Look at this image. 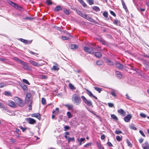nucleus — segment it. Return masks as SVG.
I'll use <instances>...</instances> for the list:
<instances>
[{
  "label": "nucleus",
  "instance_id": "nucleus-30",
  "mask_svg": "<svg viewBox=\"0 0 149 149\" xmlns=\"http://www.w3.org/2000/svg\"><path fill=\"white\" fill-rule=\"evenodd\" d=\"M95 89L98 91L99 93H100L102 91V88H99L97 87H94Z\"/></svg>",
  "mask_w": 149,
  "mask_h": 149
},
{
  "label": "nucleus",
  "instance_id": "nucleus-54",
  "mask_svg": "<svg viewBox=\"0 0 149 149\" xmlns=\"http://www.w3.org/2000/svg\"><path fill=\"white\" fill-rule=\"evenodd\" d=\"M90 112L93 113L94 116H96L97 118H98L99 117V116L97 115L93 111H90Z\"/></svg>",
  "mask_w": 149,
  "mask_h": 149
},
{
  "label": "nucleus",
  "instance_id": "nucleus-27",
  "mask_svg": "<svg viewBox=\"0 0 149 149\" xmlns=\"http://www.w3.org/2000/svg\"><path fill=\"white\" fill-rule=\"evenodd\" d=\"M111 118L113 120L116 121H117L118 120L117 117L114 114H111Z\"/></svg>",
  "mask_w": 149,
  "mask_h": 149
},
{
  "label": "nucleus",
  "instance_id": "nucleus-19",
  "mask_svg": "<svg viewBox=\"0 0 149 149\" xmlns=\"http://www.w3.org/2000/svg\"><path fill=\"white\" fill-rule=\"evenodd\" d=\"M85 139V138H81L80 139L79 138L77 139V140L79 143V145H81L82 144V142H84Z\"/></svg>",
  "mask_w": 149,
  "mask_h": 149
},
{
  "label": "nucleus",
  "instance_id": "nucleus-41",
  "mask_svg": "<svg viewBox=\"0 0 149 149\" xmlns=\"http://www.w3.org/2000/svg\"><path fill=\"white\" fill-rule=\"evenodd\" d=\"M69 87L70 89L72 90H73L74 89V86L71 83L69 84Z\"/></svg>",
  "mask_w": 149,
  "mask_h": 149
},
{
  "label": "nucleus",
  "instance_id": "nucleus-55",
  "mask_svg": "<svg viewBox=\"0 0 149 149\" xmlns=\"http://www.w3.org/2000/svg\"><path fill=\"white\" fill-rule=\"evenodd\" d=\"M110 12L111 14L113 15V16L114 17L116 16V14L112 10H110Z\"/></svg>",
  "mask_w": 149,
  "mask_h": 149
},
{
  "label": "nucleus",
  "instance_id": "nucleus-15",
  "mask_svg": "<svg viewBox=\"0 0 149 149\" xmlns=\"http://www.w3.org/2000/svg\"><path fill=\"white\" fill-rule=\"evenodd\" d=\"M118 112L123 116H124L126 114L125 112L122 109L118 110Z\"/></svg>",
  "mask_w": 149,
  "mask_h": 149
},
{
  "label": "nucleus",
  "instance_id": "nucleus-29",
  "mask_svg": "<svg viewBox=\"0 0 149 149\" xmlns=\"http://www.w3.org/2000/svg\"><path fill=\"white\" fill-rule=\"evenodd\" d=\"M74 137L72 138L68 137V143H69L71 141L74 142Z\"/></svg>",
  "mask_w": 149,
  "mask_h": 149
},
{
  "label": "nucleus",
  "instance_id": "nucleus-13",
  "mask_svg": "<svg viewBox=\"0 0 149 149\" xmlns=\"http://www.w3.org/2000/svg\"><path fill=\"white\" fill-rule=\"evenodd\" d=\"M86 90L87 92V93L89 96L91 97H93L95 99H97V97L94 96V95H93V94L88 89H86Z\"/></svg>",
  "mask_w": 149,
  "mask_h": 149
},
{
  "label": "nucleus",
  "instance_id": "nucleus-50",
  "mask_svg": "<svg viewBox=\"0 0 149 149\" xmlns=\"http://www.w3.org/2000/svg\"><path fill=\"white\" fill-rule=\"evenodd\" d=\"M123 8L124 9L127 13H129L128 10L126 5L123 6Z\"/></svg>",
  "mask_w": 149,
  "mask_h": 149
},
{
  "label": "nucleus",
  "instance_id": "nucleus-39",
  "mask_svg": "<svg viewBox=\"0 0 149 149\" xmlns=\"http://www.w3.org/2000/svg\"><path fill=\"white\" fill-rule=\"evenodd\" d=\"M99 41L102 44V45H106V43L105 41L102 39H100L99 40Z\"/></svg>",
  "mask_w": 149,
  "mask_h": 149
},
{
  "label": "nucleus",
  "instance_id": "nucleus-3",
  "mask_svg": "<svg viewBox=\"0 0 149 149\" xmlns=\"http://www.w3.org/2000/svg\"><path fill=\"white\" fill-rule=\"evenodd\" d=\"M77 13L81 17L88 20L89 21L93 22V19L88 15L84 13L80 10L77 11Z\"/></svg>",
  "mask_w": 149,
  "mask_h": 149
},
{
  "label": "nucleus",
  "instance_id": "nucleus-25",
  "mask_svg": "<svg viewBox=\"0 0 149 149\" xmlns=\"http://www.w3.org/2000/svg\"><path fill=\"white\" fill-rule=\"evenodd\" d=\"M78 47V46L76 45H71L70 48L72 49H76Z\"/></svg>",
  "mask_w": 149,
  "mask_h": 149
},
{
  "label": "nucleus",
  "instance_id": "nucleus-9",
  "mask_svg": "<svg viewBox=\"0 0 149 149\" xmlns=\"http://www.w3.org/2000/svg\"><path fill=\"white\" fill-rule=\"evenodd\" d=\"M19 40L26 44H29L32 42L31 40H27L22 38H19Z\"/></svg>",
  "mask_w": 149,
  "mask_h": 149
},
{
  "label": "nucleus",
  "instance_id": "nucleus-20",
  "mask_svg": "<svg viewBox=\"0 0 149 149\" xmlns=\"http://www.w3.org/2000/svg\"><path fill=\"white\" fill-rule=\"evenodd\" d=\"M117 76V77L118 78H121L122 77V75L121 74L120 72L118 71H116L115 72Z\"/></svg>",
  "mask_w": 149,
  "mask_h": 149
},
{
  "label": "nucleus",
  "instance_id": "nucleus-8",
  "mask_svg": "<svg viewBox=\"0 0 149 149\" xmlns=\"http://www.w3.org/2000/svg\"><path fill=\"white\" fill-rule=\"evenodd\" d=\"M26 120L28 123L31 124H34L36 122L35 120L31 118H27Z\"/></svg>",
  "mask_w": 149,
  "mask_h": 149
},
{
  "label": "nucleus",
  "instance_id": "nucleus-57",
  "mask_svg": "<svg viewBox=\"0 0 149 149\" xmlns=\"http://www.w3.org/2000/svg\"><path fill=\"white\" fill-rule=\"evenodd\" d=\"M69 10H64V13H65L67 15H69Z\"/></svg>",
  "mask_w": 149,
  "mask_h": 149
},
{
  "label": "nucleus",
  "instance_id": "nucleus-42",
  "mask_svg": "<svg viewBox=\"0 0 149 149\" xmlns=\"http://www.w3.org/2000/svg\"><path fill=\"white\" fill-rule=\"evenodd\" d=\"M31 94L30 93H27L26 95V98H31Z\"/></svg>",
  "mask_w": 149,
  "mask_h": 149
},
{
  "label": "nucleus",
  "instance_id": "nucleus-10",
  "mask_svg": "<svg viewBox=\"0 0 149 149\" xmlns=\"http://www.w3.org/2000/svg\"><path fill=\"white\" fill-rule=\"evenodd\" d=\"M29 62L31 63L32 64L33 66L38 67L40 66L41 65L38 63L37 62L34 61L32 60H30L29 61Z\"/></svg>",
  "mask_w": 149,
  "mask_h": 149
},
{
  "label": "nucleus",
  "instance_id": "nucleus-52",
  "mask_svg": "<svg viewBox=\"0 0 149 149\" xmlns=\"http://www.w3.org/2000/svg\"><path fill=\"white\" fill-rule=\"evenodd\" d=\"M32 102H31L30 103V104L28 106L29 109V110H31L32 109Z\"/></svg>",
  "mask_w": 149,
  "mask_h": 149
},
{
  "label": "nucleus",
  "instance_id": "nucleus-45",
  "mask_svg": "<svg viewBox=\"0 0 149 149\" xmlns=\"http://www.w3.org/2000/svg\"><path fill=\"white\" fill-rule=\"evenodd\" d=\"M29 53L31 54H33V55H34L35 56H37V55H38V54L37 53H34L33 52H32L31 51H30V50H29Z\"/></svg>",
  "mask_w": 149,
  "mask_h": 149
},
{
  "label": "nucleus",
  "instance_id": "nucleus-34",
  "mask_svg": "<svg viewBox=\"0 0 149 149\" xmlns=\"http://www.w3.org/2000/svg\"><path fill=\"white\" fill-rule=\"evenodd\" d=\"M103 15L106 18H108V12L107 11H105L103 13Z\"/></svg>",
  "mask_w": 149,
  "mask_h": 149
},
{
  "label": "nucleus",
  "instance_id": "nucleus-46",
  "mask_svg": "<svg viewBox=\"0 0 149 149\" xmlns=\"http://www.w3.org/2000/svg\"><path fill=\"white\" fill-rule=\"evenodd\" d=\"M46 3L48 5H49L52 4L51 1L49 0H47L46 1Z\"/></svg>",
  "mask_w": 149,
  "mask_h": 149
},
{
  "label": "nucleus",
  "instance_id": "nucleus-43",
  "mask_svg": "<svg viewBox=\"0 0 149 149\" xmlns=\"http://www.w3.org/2000/svg\"><path fill=\"white\" fill-rule=\"evenodd\" d=\"M22 81L25 84L28 85H30V84L28 81L25 79H23L22 80Z\"/></svg>",
  "mask_w": 149,
  "mask_h": 149
},
{
  "label": "nucleus",
  "instance_id": "nucleus-48",
  "mask_svg": "<svg viewBox=\"0 0 149 149\" xmlns=\"http://www.w3.org/2000/svg\"><path fill=\"white\" fill-rule=\"evenodd\" d=\"M111 94L114 97H116L117 96L115 92L113 91L111 92Z\"/></svg>",
  "mask_w": 149,
  "mask_h": 149
},
{
  "label": "nucleus",
  "instance_id": "nucleus-33",
  "mask_svg": "<svg viewBox=\"0 0 149 149\" xmlns=\"http://www.w3.org/2000/svg\"><path fill=\"white\" fill-rule=\"evenodd\" d=\"M41 103L43 105H45L46 104V100L44 98L42 97V98Z\"/></svg>",
  "mask_w": 149,
  "mask_h": 149
},
{
  "label": "nucleus",
  "instance_id": "nucleus-63",
  "mask_svg": "<svg viewBox=\"0 0 149 149\" xmlns=\"http://www.w3.org/2000/svg\"><path fill=\"white\" fill-rule=\"evenodd\" d=\"M62 39L63 40H68L69 39V38L66 36H63L61 37Z\"/></svg>",
  "mask_w": 149,
  "mask_h": 149
},
{
  "label": "nucleus",
  "instance_id": "nucleus-4",
  "mask_svg": "<svg viewBox=\"0 0 149 149\" xmlns=\"http://www.w3.org/2000/svg\"><path fill=\"white\" fill-rule=\"evenodd\" d=\"M8 3L11 6L17 10H20L21 11H23L24 10V9L22 7L19 6L12 1H9Z\"/></svg>",
  "mask_w": 149,
  "mask_h": 149
},
{
  "label": "nucleus",
  "instance_id": "nucleus-7",
  "mask_svg": "<svg viewBox=\"0 0 149 149\" xmlns=\"http://www.w3.org/2000/svg\"><path fill=\"white\" fill-rule=\"evenodd\" d=\"M116 67L119 70H122L124 68L127 72H128L130 70L129 68L124 67L119 62H116Z\"/></svg>",
  "mask_w": 149,
  "mask_h": 149
},
{
  "label": "nucleus",
  "instance_id": "nucleus-21",
  "mask_svg": "<svg viewBox=\"0 0 149 149\" xmlns=\"http://www.w3.org/2000/svg\"><path fill=\"white\" fill-rule=\"evenodd\" d=\"M92 9L96 12H99L100 11V9L99 7L97 6H93L92 7Z\"/></svg>",
  "mask_w": 149,
  "mask_h": 149
},
{
  "label": "nucleus",
  "instance_id": "nucleus-37",
  "mask_svg": "<svg viewBox=\"0 0 149 149\" xmlns=\"http://www.w3.org/2000/svg\"><path fill=\"white\" fill-rule=\"evenodd\" d=\"M103 63L102 61H98L96 62V64L98 65H102Z\"/></svg>",
  "mask_w": 149,
  "mask_h": 149
},
{
  "label": "nucleus",
  "instance_id": "nucleus-31",
  "mask_svg": "<svg viewBox=\"0 0 149 149\" xmlns=\"http://www.w3.org/2000/svg\"><path fill=\"white\" fill-rule=\"evenodd\" d=\"M62 8L60 6H56L54 9V11H58L62 9Z\"/></svg>",
  "mask_w": 149,
  "mask_h": 149
},
{
  "label": "nucleus",
  "instance_id": "nucleus-56",
  "mask_svg": "<svg viewBox=\"0 0 149 149\" xmlns=\"http://www.w3.org/2000/svg\"><path fill=\"white\" fill-rule=\"evenodd\" d=\"M5 95L7 96H10V92L8 91H6L5 92Z\"/></svg>",
  "mask_w": 149,
  "mask_h": 149
},
{
  "label": "nucleus",
  "instance_id": "nucleus-2",
  "mask_svg": "<svg viewBox=\"0 0 149 149\" xmlns=\"http://www.w3.org/2000/svg\"><path fill=\"white\" fill-rule=\"evenodd\" d=\"M90 45H92V46H90L89 47H85L84 48V51L88 53L93 54L94 53V47L95 46V45L92 43Z\"/></svg>",
  "mask_w": 149,
  "mask_h": 149
},
{
  "label": "nucleus",
  "instance_id": "nucleus-6",
  "mask_svg": "<svg viewBox=\"0 0 149 149\" xmlns=\"http://www.w3.org/2000/svg\"><path fill=\"white\" fill-rule=\"evenodd\" d=\"M83 102L87 105L89 106L92 105V103L91 100H88L83 95L81 97Z\"/></svg>",
  "mask_w": 149,
  "mask_h": 149
},
{
  "label": "nucleus",
  "instance_id": "nucleus-38",
  "mask_svg": "<svg viewBox=\"0 0 149 149\" xmlns=\"http://www.w3.org/2000/svg\"><path fill=\"white\" fill-rule=\"evenodd\" d=\"M67 115L68 118H70L72 117V115L69 111H68L67 113Z\"/></svg>",
  "mask_w": 149,
  "mask_h": 149
},
{
  "label": "nucleus",
  "instance_id": "nucleus-61",
  "mask_svg": "<svg viewBox=\"0 0 149 149\" xmlns=\"http://www.w3.org/2000/svg\"><path fill=\"white\" fill-rule=\"evenodd\" d=\"M108 105L109 107H112L114 106L113 104V103H108Z\"/></svg>",
  "mask_w": 149,
  "mask_h": 149
},
{
  "label": "nucleus",
  "instance_id": "nucleus-49",
  "mask_svg": "<svg viewBox=\"0 0 149 149\" xmlns=\"http://www.w3.org/2000/svg\"><path fill=\"white\" fill-rule=\"evenodd\" d=\"M115 133L117 134H119L122 133V132L120 130H116L115 131Z\"/></svg>",
  "mask_w": 149,
  "mask_h": 149
},
{
  "label": "nucleus",
  "instance_id": "nucleus-44",
  "mask_svg": "<svg viewBox=\"0 0 149 149\" xmlns=\"http://www.w3.org/2000/svg\"><path fill=\"white\" fill-rule=\"evenodd\" d=\"M6 84L5 83H0V88H3L4 86H6Z\"/></svg>",
  "mask_w": 149,
  "mask_h": 149
},
{
  "label": "nucleus",
  "instance_id": "nucleus-12",
  "mask_svg": "<svg viewBox=\"0 0 149 149\" xmlns=\"http://www.w3.org/2000/svg\"><path fill=\"white\" fill-rule=\"evenodd\" d=\"M142 147L143 149H149V144L147 141L142 145Z\"/></svg>",
  "mask_w": 149,
  "mask_h": 149
},
{
  "label": "nucleus",
  "instance_id": "nucleus-24",
  "mask_svg": "<svg viewBox=\"0 0 149 149\" xmlns=\"http://www.w3.org/2000/svg\"><path fill=\"white\" fill-rule=\"evenodd\" d=\"M21 86L24 91H27V88L26 85L24 84H22L21 85Z\"/></svg>",
  "mask_w": 149,
  "mask_h": 149
},
{
  "label": "nucleus",
  "instance_id": "nucleus-11",
  "mask_svg": "<svg viewBox=\"0 0 149 149\" xmlns=\"http://www.w3.org/2000/svg\"><path fill=\"white\" fill-rule=\"evenodd\" d=\"M8 105L13 108H15L16 107V105L15 103L12 100H9L8 102Z\"/></svg>",
  "mask_w": 149,
  "mask_h": 149
},
{
  "label": "nucleus",
  "instance_id": "nucleus-36",
  "mask_svg": "<svg viewBox=\"0 0 149 149\" xmlns=\"http://www.w3.org/2000/svg\"><path fill=\"white\" fill-rule=\"evenodd\" d=\"M91 143H88L84 146V147L86 148H89V146H91Z\"/></svg>",
  "mask_w": 149,
  "mask_h": 149
},
{
  "label": "nucleus",
  "instance_id": "nucleus-35",
  "mask_svg": "<svg viewBox=\"0 0 149 149\" xmlns=\"http://www.w3.org/2000/svg\"><path fill=\"white\" fill-rule=\"evenodd\" d=\"M107 62L108 63V64L109 65H113V62L112 61L109 60H107Z\"/></svg>",
  "mask_w": 149,
  "mask_h": 149
},
{
  "label": "nucleus",
  "instance_id": "nucleus-58",
  "mask_svg": "<svg viewBox=\"0 0 149 149\" xmlns=\"http://www.w3.org/2000/svg\"><path fill=\"white\" fill-rule=\"evenodd\" d=\"M139 133L141 134L144 137H146V135L145 134L143 133V132L141 130H139Z\"/></svg>",
  "mask_w": 149,
  "mask_h": 149
},
{
  "label": "nucleus",
  "instance_id": "nucleus-17",
  "mask_svg": "<svg viewBox=\"0 0 149 149\" xmlns=\"http://www.w3.org/2000/svg\"><path fill=\"white\" fill-rule=\"evenodd\" d=\"M31 102H32V99L31 98H25V103L26 104H29Z\"/></svg>",
  "mask_w": 149,
  "mask_h": 149
},
{
  "label": "nucleus",
  "instance_id": "nucleus-60",
  "mask_svg": "<svg viewBox=\"0 0 149 149\" xmlns=\"http://www.w3.org/2000/svg\"><path fill=\"white\" fill-rule=\"evenodd\" d=\"M140 116L143 118H145L146 116V115L144 113H141L140 114Z\"/></svg>",
  "mask_w": 149,
  "mask_h": 149
},
{
  "label": "nucleus",
  "instance_id": "nucleus-16",
  "mask_svg": "<svg viewBox=\"0 0 149 149\" xmlns=\"http://www.w3.org/2000/svg\"><path fill=\"white\" fill-rule=\"evenodd\" d=\"M22 67L25 70H29V68L28 65L27 63L26 62H25L22 64Z\"/></svg>",
  "mask_w": 149,
  "mask_h": 149
},
{
  "label": "nucleus",
  "instance_id": "nucleus-47",
  "mask_svg": "<svg viewBox=\"0 0 149 149\" xmlns=\"http://www.w3.org/2000/svg\"><path fill=\"white\" fill-rule=\"evenodd\" d=\"M116 139L117 141H120L121 140L122 138L119 136H117L116 137Z\"/></svg>",
  "mask_w": 149,
  "mask_h": 149
},
{
  "label": "nucleus",
  "instance_id": "nucleus-22",
  "mask_svg": "<svg viewBox=\"0 0 149 149\" xmlns=\"http://www.w3.org/2000/svg\"><path fill=\"white\" fill-rule=\"evenodd\" d=\"M95 55L97 58H100L101 57L102 54L99 52H95Z\"/></svg>",
  "mask_w": 149,
  "mask_h": 149
},
{
  "label": "nucleus",
  "instance_id": "nucleus-28",
  "mask_svg": "<svg viewBox=\"0 0 149 149\" xmlns=\"http://www.w3.org/2000/svg\"><path fill=\"white\" fill-rule=\"evenodd\" d=\"M97 146L100 149H104V148L101 146V144L98 142L96 143Z\"/></svg>",
  "mask_w": 149,
  "mask_h": 149
},
{
  "label": "nucleus",
  "instance_id": "nucleus-18",
  "mask_svg": "<svg viewBox=\"0 0 149 149\" xmlns=\"http://www.w3.org/2000/svg\"><path fill=\"white\" fill-rule=\"evenodd\" d=\"M130 119V115L128 114L124 118V120L126 122H128Z\"/></svg>",
  "mask_w": 149,
  "mask_h": 149
},
{
  "label": "nucleus",
  "instance_id": "nucleus-64",
  "mask_svg": "<svg viewBox=\"0 0 149 149\" xmlns=\"http://www.w3.org/2000/svg\"><path fill=\"white\" fill-rule=\"evenodd\" d=\"M107 144L109 147H112L113 146L112 144L110 142H108L107 143Z\"/></svg>",
  "mask_w": 149,
  "mask_h": 149
},
{
  "label": "nucleus",
  "instance_id": "nucleus-14",
  "mask_svg": "<svg viewBox=\"0 0 149 149\" xmlns=\"http://www.w3.org/2000/svg\"><path fill=\"white\" fill-rule=\"evenodd\" d=\"M31 116L33 117H36L39 120H40V115L39 113H33L31 115Z\"/></svg>",
  "mask_w": 149,
  "mask_h": 149
},
{
  "label": "nucleus",
  "instance_id": "nucleus-26",
  "mask_svg": "<svg viewBox=\"0 0 149 149\" xmlns=\"http://www.w3.org/2000/svg\"><path fill=\"white\" fill-rule=\"evenodd\" d=\"M113 23L114 24L116 25H118V24H120V22L117 19H116L113 21Z\"/></svg>",
  "mask_w": 149,
  "mask_h": 149
},
{
  "label": "nucleus",
  "instance_id": "nucleus-5",
  "mask_svg": "<svg viewBox=\"0 0 149 149\" xmlns=\"http://www.w3.org/2000/svg\"><path fill=\"white\" fill-rule=\"evenodd\" d=\"M14 100L17 104L20 107H23L24 105L23 100L17 97H15Z\"/></svg>",
  "mask_w": 149,
  "mask_h": 149
},
{
  "label": "nucleus",
  "instance_id": "nucleus-32",
  "mask_svg": "<svg viewBox=\"0 0 149 149\" xmlns=\"http://www.w3.org/2000/svg\"><path fill=\"white\" fill-rule=\"evenodd\" d=\"M87 2L90 5H92L94 4L93 0H86Z\"/></svg>",
  "mask_w": 149,
  "mask_h": 149
},
{
  "label": "nucleus",
  "instance_id": "nucleus-59",
  "mask_svg": "<svg viewBox=\"0 0 149 149\" xmlns=\"http://www.w3.org/2000/svg\"><path fill=\"white\" fill-rule=\"evenodd\" d=\"M70 129V127L67 126H65L64 127V130L65 131H67Z\"/></svg>",
  "mask_w": 149,
  "mask_h": 149
},
{
  "label": "nucleus",
  "instance_id": "nucleus-23",
  "mask_svg": "<svg viewBox=\"0 0 149 149\" xmlns=\"http://www.w3.org/2000/svg\"><path fill=\"white\" fill-rule=\"evenodd\" d=\"M78 1L84 7H86L87 6L86 4L83 1V0H78Z\"/></svg>",
  "mask_w": 149,
  "mask_h": 149
},
{
  "label": "nucleus",
  "instance_id": "nucleus-51",
  "mask_svg": "<svg viewBox=\"0 0 149 149\" xmlns=\"http://www.w3.org/2000/svg\"><path fill=\"white\" fill-rule=\"evenodd\" d=\"M19 127L22 130V132H24L26 130V128H23L22 126H19Z\"/></svg>",
  "mask_w": 149,
  "mask_h": 149
},
{
  "label": "nucleus",
  "instance_id": "nucleus-40",
  "mask_svg": "<svg viewBox=\"0 0 149 149\" xmlns=\"http://www.w3.org/2000/svg\"><path fill=\"white\" fill-rule=\"evenodd\" d=\"M52 69L54 70H58L59 69V68L56 66L54 65L52 67Z\"/></svg>",
  "mask_w": 149,
  "mask_h": 149
},
{
  "label": "nucleus",
  "instance_id": "nucleus-53",
  "mask_svg": "<svg viewBox=\"0 0 149 149\" xmlns=\"http://www.w3.org/2000/svg\"><path fill=\"white\" fill-rule=\"evenodd\" d=\"M133 69L136 71V72L139 74H140L141 71L140 70L136 69V68H135V69Z\"/></svg>",
  "mask_w": 149,
  "mask_h": 149
},
{
  "label": "nucleus",
  "instance_id": "nucleus-1",
  "mask_svg": "<svg viewBox=\"0 0 149 149\" xmlns=\"http://www.w3.org/2000/svg\"><path fill=\"white\" fill-rule=\"evenodd\" d=\"M72 101H74V104L77 105H79L81 102L80 97L76 94L72 95Z\"/></svg>",
  "mask_w": 149,
  "mask_h": 149
},
{
  "label": "nucleus",
  "instance_id": "nucleus-62",
  "mask_svg": "<svg viewBox=\"0 0 149 149\" xmlns=\"http://www.w3.org/2000/svg\"><path fill=\"white\" fill-rule=\"evenodd\" d=\"M41 77L42 79H47V77L45 75H41Z\"/></svg>",
  "mask_w": 149,
  "mask_h": 149
}]
</instances>
